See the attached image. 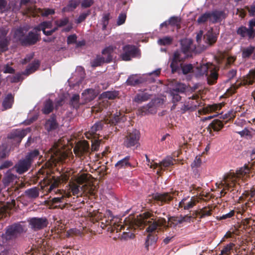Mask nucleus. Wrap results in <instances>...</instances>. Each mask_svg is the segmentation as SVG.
<instances>
[{"mask_svg":"<svg viewBox=\"0 0 255 255\" xmlns=\"http://www.w3.org/2000/svg\"><path fill=\"white\" fill-rule=\"evenodd\" d=\"M125 223L128 226V229L135 230L138 228L141 229L148 225L146 229V232L148 234L144 244L145 248L148 251L149 247L155 244L158 240L157 234L155 231L158 228L160 229L165 225L166 220L162 217L154 218L153 214L149 212H145L137 216L136 218L133 216H129L126 218Z\"/></svg>","mask_w":255,"mask_h":255,"instance_id":"f257e3e1","label":"nucleus"},{"mask_svg":"<svg viewBox=\"0 0 255 255\" xmlns=\"http://www.w3.org/2000/svg\"><path fill=\"white\" fill-rule=\"evenodd\" d=\"M118 220V218L114 217L113 216L111 211L107 210L105 216L101 218L100 221L98 222V225L103 229L107 228L108 232L112 233L116 230L118 232L119 230L120 231L123 228L122 225L117 223Z\"/></svg>","mask_w":255,"mask_h":255,"instance_id":"f03ea898","label":"nucleus"},{"mask_svg":"<svg viewBox=\"0 0 255 255\" xmlns=\"http://www.w3.org/2000/svg\"><path fill=\"white\" fill-rule=\"evenodd\" d=\"M123 117H121V114L117 112L116 114H111L109 118H105L104 121L96 122L91 128L90 132L91 134L94 135L96 132L103 129L105 124H110L116 126L123 120Z\"/></svg>","mask_w":255,"mask_h":255,"instance_id":"7ed1b4c3","label":"nucleus"},{"mask_svg":"<svg viewBox=\"0 0 255 255\" xmlns=\"http://www.w3.org/2000/svg\"><path fill=\"white\" fill-rule=\"evenodd\" d=\"M56 193H53V194L57 195L56 197L52 198L48 201L49 205L50 206H53V209H64L67 204L66 203L67 201L66 198L70 197V193H67L65 191L63 190L57 189L56 191Z\"/></svg>","mask_w":255,"mask_h":255,"instance_id":"20e7f679","label":"nucleus"},{"mask_svg":"<svg viewBox=\"0 0 255 255\" xmlns=\"http://www.w3.org/2000/svg\"><path fill=\"white\" fill-rule=\"evenodd\" d=\"M71 192L74 196L77 197L82 196L83 195H94V190L92 186L90 185L85 184L82 186L79 185L72 182L69 184Z\"/></svg>","mask_w":255,"mask_h":255,"instance_id":"39448f33","label":"nucleus"},{"mask_svg":"<svg viewBox=\"0 0 255 255\" xmlns=\"http://www.w3.org/2000/svg\"><path fill=\"white\" fill-rule=\"evenodd\" d=\"M255 82V69L250 70L249 74L247 77L242 81L239 80L233 84L230 88H229L227 92L229 95H233L235 94L237 90L242 86L251 85H252Z\"/></svg>","mask_w":255,"mask_h":255,"instance_id":"423d86ee","label":"nucleus"},{"mask_svg":"<svg viewBox=\"0 0 255 255\" xmlns=\"http://www.w3.org/2000/svg\"><path fill=\"white\" fill-rule=\"evenodd\" d=\"M23 231V228L20 224H13L7 226L5 232L2 235L3 241H9L17 237Z\"/></svg>","mask_w":255,"mask_h":255,"instance_id":"0eeeda50","label":"nucleus"},{"mask_svg":"<svg viewBox=\"0 0 255 255\" xmlns=\"http://www.w3.org/2000/svg\"><path fill=\"white\" fill-rule=\"evenodd\" d=\"M220 185L221 187L219 186V188H223L220 192L221 197L224 196L226 194V190L229 191L231 189V192H234V191L238 192L236 179L233 176H225Z\"/></svg>","mask_w":255,"mask_h":255,"instance_id":"6e6552de","label":"nucleus"},{"mask_svg":"<svg viewBox=\"0 0 255 255\" xmlns=\"http://www.w3.org/2000/svg\"><path fill=\"white\" fill-rule=\"evenodd\" d=\"M123 52L121 54L122 60L128 61L132 58H139L140 57V49L134 45L127 44L123 48Z\"/></svg>","mask_w":255,"mask_h":255,"instance_id":"1a4fd4ad","label":"nucleus"},{"mask_svg":"<svg viewBox=\"0 0 255 255\" xmlns=\"http://www.w3.org/2000/svg\"><path fill=\"white\" fill-rule=\"evenodd\" d=\"M140 132L137 129L128 131L125 137L124 144L127 148L138 147L139 145V140Z\"/></svg>","mask_w":255,"mask_h":255,"instance_id":"9d476101","label":"nucleus"},{"mask_svg":"<svg viewBox=\"0 0 255 255\" xmlns=\"http://www.w3.org/2000/svg\"><path fill=\"white\" fill-rule=\"evenodd\" d=\"M201 104L199 96L197 95H193L185 102L181 107V110L183 113L187 111L192 112L196 110L198 107L201 106Z\"/></svg>","mask_w":255,"mask_h":255,"instance_id":"9b49d317","label":"nucleus"},{"mask_svg":"<svg viewBox=\"0 0 255 255\" xmlns=\"http://www.w3.org/2000/svg\"><path fill=\"white\" fill-rule=\"evenodd\" d=\"M178 194V192L176 191L163 193H156L153 196V199L159 205L162 206L164 204L169 203L173 198L177 196Z\"/></svg>","mask_w":255,"mask_h":255,"instance_id":"f8f14e48","label":"nucleus"},{"mask_svg":"<svg viewBox=\"0 0 255 255\" xmlns=\"http://www.w3.org/2000/svg\"><path fill=\"white\" fill-rule=\"evenodd\" d=\"M184 57L182 56V53L179 51H175L172 57L170 59L171 63L170 67L172 73H179L180 70V64H183L184 61Z\"/></svg>","mask_w":255,"mask_h":255,"instance_id":"ddd939ff","label":"nucleus"},{"mask_svg":"<svg viewBox=\"0 0 255 255\" xmlns=\"http://www.w3.org/2000/svg\"><path fill=\"white\" fill-rule=\"evenodd\" d=\"M29 227L34 231H38L46 227L48 224L46 217H32L28 220Z\"/></svg>","mask_w":255,"mask_h":255,"instance_id":"4468645a","label":"nucleus"},{"mask_svg":"<svg viewBox=\"0 0 255 255\" xmlns=\"http://www.w3.org/2000/svg\"><path fill=\"white\" fill-rule=\"evenodd\" d=\"M30 128L25 129H16L13 130L8 135V138L15 141L17 144H19L22 139L30 131Z\"/></svg>","mask_w":255,"mask_h":255,"instance_id":"2eb2a0df","label":"nucleus"},{"mask_svg":"<svg viewBox=\"0 0 255 255\" xmlns=\"http://www.w3.org/2000/svg\"><path fill=\"white\" fill-rule=\"evenodd\" d=\"M9 28L7 27L0 28V52L7 50L9 43V39L7 36Z\"/></svg>","mask_w":255,"mask_h":255,"instance_id":"dca6fc26","label":"nucleus"},{"mask_svg":"<svg viewBox=\"0 0 255 255\" xmlns=\"http://www.w3.org/2000/svg\"><path fill=\"white\" fill-rule=\"evenodd\" d=\"M40 39V35L37 31L34 30L29 31L25 35V38L23 40L22 46H28L34 45Z\"/></svg>","mask_w":255,"mask_h":255,"instance_id":"f3484780","label":"nucleus"},{"mask_svg":"<svg viewBox=\"0 0 255 255\" xmlns=\"http://www.w3.org/2000/svg\"><path fill=\"white\" fill-rule=\"evenodd\" d=\"M174 159L171 157H167L159 163L151 162L150 167L158 168L157 174H160L161 171L174 165Z\"/></svg>","mask_w":255,"mask_h":255,"instance_id":"a211bd4d","label":"nucleus"},{"mask_svg":"<svg viewBox=\"0 0 255 255\" xmlns=\"http://www.w3.org/2000/svg\"><path fill=\"white\" fill-rule=\"evenodd\" d=\"M28 31V27L25 26H20L14 29L13 30V38L15 41L19 42L22 45L23 40H24L25 35Z\"/></svg>","mask_w":255,"mask_h":255,"instance_id":"6ab92c4d","label":"nucleus"},{"mask_svg":"<svg viewBox=\"0 0 255 255\" xmlns=\"http://www.w3.org/2000/svg\"><path fill=\"white\" fill-rule=\"evenodd\" d=\"M236 32L237 34L239 35L241 39L247 38L248 40H252L255 37V32L245 26L242 25L238 27Z\"/></svg>","mask_w":255,"mask_h":255,"instance_id":"aec40b11","label":"nucleus"},{"mask_svg":"<svg viewBox=\"0 0 255 255\" xmlns=\"http://www.w3.org/2000/svg\"><path fill=\"white\" fill-rule=\"evenodd\" d=\"M219 69L214 66H210L209 67L208 72L206 77L207 80V83L210 85H212L217 83L219 74Z\"/></svg>","mask_w":255,"mask_h":255,"instance_id":"412c9836","label":"nucleus"},{"mask_svg":"<svg viewBox=\"0 0 255 255\" xmlns=\"http://www.w3.org/2000/svg\"><path fill=\"white\" fill-rule=\"evenodd\" d=\"M31 166V164L25 158H23L18 160L13 166V168L18 174L21 175L26 172Z\"/></svg>","mask_w":255,"mask_h":255,"instance_id":"4be33fe9","label":"nucleus"},{"mask_svg":"<svg viewBox=\"0 0 255 255\" xmlns=\"http://www.w3.org/2000/svg\"><path fill=\"white\" fill-rule=\"evenodd\" d=\"M30 14L33 16L41 15L42 16H47L49 15H52L55 13V11L51 8L41 9L40 8H30L29 9Z\"/></svg>","mask_w":255,"mask_h":255,"instance_id":"5701e85b","label":"nucleus"},{"mask_svg":"<svg viewBox=\"0 0 255 255\" xmlns=\"http://www.w3.org/2000/svg\"><path fill=\"white\" fill-rule=\"evenodd\" d=\"M199 202V200L194 197L183 198L179 203V208H183L184 210L192 208Z\"/></svg>","mask_w":255,"mask_h":255,"instance_id":"b1692460","label":"nucleus"},{"mask_svg":"<svg viewBox=\"0 0 255 255\" xmlns=\"http://www.w3.org/2000/svg\"><path fill=\"white\" fill-rule=\"evenodd\" d=\"M251 169L250 167L248 165H245L244 167H241L240 169L238 170L236 172V174H228L227 176H233L236 179V182L237 184V188L239 190V188H240L239 184L237 182V179L239 178H246L250 176V172Z\"/></svg>","mask_w":255,"mask_h":255,"instance_id":"393cba45","label":"nucleus"},{"mask_svg":"<svg viewBox=\"0 0 255 255\" xmlns=\"http://www.w3.org/2000/svg\"><path fill=\"white\" fill-rule=\"evenodd\" d=\"M146 81V80L144 77L138 76L137 75H131L128 77L126 83L128 86H135L144 83Z\"/></svg>","mask_w":255,"mask_h":255,"instance_id":"a878e982","label":"nucleus"},{"mask_svg":"<svg viewBox=\"0 0 255 255\" xmlns=\"http://www.w3.org/2000/svg\"><path fill=\"white\" fill-rule=\"evenodd\" d=\"M89 149V144L87 142L84 141L80 144H78L74 148V153L78 156H82L85 153L88 152Z\"/></svg>","mask_w":255,"mask_h":255,"instance_id":"bb28decb","label":"nucleus"},{"mask_svg":"<svg viewBox=\"0 0 255 255\" xmlns=\"http://www.w3.org/2000/svg\"><path fill=\"white\" fill-rule=\"evenodd\" d=\"M224 124L218 119L214 120L208 126L207 130L211 134L212 131H219L224 127Z\"/></svg>","mask_w":255,"mask_h":255,"instance_id":"cd10ccee","label":"nucleus"},{"mask_svg":"<svg viewBox=\"0 0 255 255\" xmlns=\"http://www.w3.org/2000/svg\"><path fill=\"white\" fill-rule=\"evenodd\" d=\"M14 101V95L11 93L7 94L2 102L1 106L2 107V111H6L10 109L12 107Z\"/></svg>","mask_w":255,"mask_h":255,"instance_id":"c85d7f7f","label":"nucleus"},{"mask_svg":"<svg viewBox=\"0 0 255 255\" xmlns=\"http://www.w3.org/2000/svg\"><path fill=\"white\" fill-rule=\"evenodd\" d=\"M183 223L182 215L180 216H171L168 218V224L165 223L162 227L167 229L169 227H176L177 225Z\"/></svg>","mask_w":255,"mask_h":255,"instance_id":"c756f323","label":"nucleus"},{"mask_svg":"<svg viewBox=\"0 0 255 255\" xmlns=\"http://www.w3.org/2000/svg\"><path fill=\"white\" fill-rule=\"evenodd\" d=\"M210 22L216 23L220 22L225 18V13L223 11L215 10L210 11Z\"/></svg>","mask_w":255,"mask_h":255,"instance_id":"7c9ffc66","label":"nucleus"},{"mask_svg":"<svg viewBox=\"0 0 255 255\" xmlns=\"http://www.w3.org/2000/svg\"><path fill=\"white\" fill-rule=\"evenodd\" d=\"M58 127V124L56 121V115L52 114L50 118L46 121L45 128L47 131H50L56 129Z\"/></svg>","mask_w":255,"mask_h":255,"instance_id":"2f4dec72","label":"nucleus"},{"mask_svg":"<svg viewBox=\"0 0 255 255\" xmlns=\"http://www.w3.org/2000/svg\"><path fill=\"white\" fill-rule=\"evenodd\" d=\"M203 38L206 43L212 45L216 42L217 36L213 32V29L212 28L203 36Z\"/></svg>","mask_w":255,"mask_h":255,"instance_id":"473e14b6","label":"nucleus"},{"mask_svg":"<svg viewBox=\"0 0 255 255\" xmlns=\"http://www.w3.org/2000/svg\"><path fill=\"white\" fill-rule=\"evenodd\" d=\"M61 183V180L60 177L53 176L52 178L49 181V184H50L48 192L53 194V193H55L57 188L59 187V185Z\"/></svg>","mask_w":255,"mask_h":255,"instance_id":"72a5a7b5","label":"nucleus"},{"mask_svg":"<svg viewBox=\"0 0 255 255\" xmlns=\"http://www.w3.org/2000/svg\"><path fill=\"white\" fill-rule=\"evenodd\" d=\"M40 66V62L38 60H34L29 64L25 70L22 73L23 75L28 76L36 71Z\"/></svg>","mask_w":255,"mask_h":255,"instance_id":"f704fd0d","label":"nucleus"},{"mask_svg":"<svg viewBox=\"0 0 255 255\" xmlns=\"http://www.w3.org/2000/svg\"><path fill=\"white\" fill-rule=\"evenodd\" d=\"M243 196L246 199H248L251 202L255 201V186L246 187V189L243 193Z\"/></svg>","mask_w":255,"mask_h":255,"instance_id":"c9c22d12","label":"nucleus"},{"mask_svg":"<svg viewBox=\"0 0 255 255\" xmlns=\"http://www.w3.org/2000/svg\"><path fill=\"white\" fill-rule=\"evenodd\" d=\"M130 157L129 156H127L123 159L118 161L115 164V167L117 170L121 169L126 168L128 167H131V165L129 162V159Z\"/></svg>","mask_w":255,"mask_h":255,"instance_id":"e433bc0d","label":"nucleus"},{"mask_svg":"<svg viewBox=\"0 0 255 255\" xmlns=\"http://www.w3.org/2000/svg\"><path fill=\"white\" fill-rule=\"evenodd\" d=\"M81 3V0H70L67 5L62 8L63 12L74 11Z\"/></svg>","mask_w":255,"mask_h":255,"instance_id":"4c0bfd02","label":"nucleus"},{"mask_svg":"<svg viewBox=\"0 0 255 255\" xmlns=\"http://www.w3.org/2000/svg\"><path fill=\"white\" fill-rule=\"evenodd\" d=\"M150 96L151 95L148 93L142 92L137 93L135 96L133 101L136 103L140 104L148 100L150 98Z\"/></svg>","mask_w":255,"mask_h":255,"instance_id":"58836bf2","label":"nucleus"},{"mask_svg":"<svg viewBox=\"0 0 255 255\" xmlns=\"http://www.w3.org/2000/svg\"><path fill=\"white\" fill-rule=\"evenodd\" d=\"M209 67V66L207 65L203 64L196 67L195 69L194 70V72L196 76L197 77H200L204 75L206 76L208 72Z\"/></svg>","mask_w":255,"mask_h":255,"instance_id":"ea45409f","label":"nucleus"},{"mask_svg":"<svg viewBox=\"0 0 255 255\" xmlns=\"http://www.w3.org/2000/svg\"><path fill=\"white\" fill-rule=\"evenodd\" d=\"M15 178L16 176L12 173L11 170H8L2 178V182L5 186H7L12 182Z\"/></svg>","mask_w":255,"mask_h":255,"instance_id":"a19ab883","label":"nucleus"},{"mask_svg":"<svg viewBox=\"0 0 255 255\" xmlns=\"http://www.w3.org/2000/svg\"><path fill=\"white\" fill-rule=\"evenodd\" d=\"M111 62V58L109 56L107 60L104 59V56H97V57L92 61V67H98L101 66L104 63H110Z\"/></svg>","mask_w":255,"mask_h":255,"instance_id":"79ce46f5","label":"nucleus"},{"mask_svg":"<svg viewBox=\"0 0 255 255\" xmlns=\"http://www.w3.org/2000/svg\"><path fill=\"white\" fill-rule=\"evenodd\" d=\"M25 194L28 198L35 199L39 196V189L36 187L28 189L25 191Z\"/></svg>","mask_w":255,"mask_h":255,"instance_id":"37998d69","label":"nucleus"},{"mask_svg":"<svg viewBox=\"0 0 255 255\" xmlns=\"http://www.w3.org/2000/svg\"><path fill=\"white\" fill-rule=\"evenodd\" d=\"M222 108L221 104H214L213 105H208L207 107L203 109V112L205 114L211 112H216L219 111Z\"/></svg>","mask_w":255,"mask_h":255,"instance_id":"c03bdc74","label":"nucleus"},{"mask_svg":"<svg viewBox=\"0 0 255 255\" xmlns=\"http://www.w3.org/2000/svg\"><path fill=\"white\" fill-rule=\"evenodd\" d=\"M255 50V47L250 45L243 49L242 51V56L244 59L249 58L252 54H254Z\"/></svg>","mask_w":255,"mask_h":255,"instance_id":"a18cd8bd","label":"nucleus"},{"mask_svg":"<svg viewBox=\"0 0 255 255\" xmlns=\"http://www.w3.org/2000/svg\"><path fill=\"white\" fill-rule=\"evenodd\" d=\"M53 110V104L51 100H46L44 103L42 112L44 114L48 115L52 112Z\"/></svg>","mask_w":255,"mask_h":255,"instance_id":"49530a36","label":"nucleus"},{"mask_svg":"<svg viewBox=\"0 0 255 255\" xmlns=\"http://www.w3.org/2000/svg\"><path fill=\"white\" fill-rule=\"evenodd\" d=\"M212 207H204L199 210L200 216V219L205 218L207 216H210L212 215L213 212Z\"/></svg>","mask_w":255,"mask_h":255,"instance_id":"de8ad7c7","label":"nucleus"},{"mask_svg":"<svg viewBox=\"0 0 255 255\" xmlns=\"http://www.w3.org/2000/svg\"><path fill=\"white\" fill-rule=\"evenodd\" d=\"M39 154V152L37 149H34L30 152H28L25 157V159L28 161L31 165L34 159L37 157Z\"/></svg>","mask_w":255,"mask_h":255,"instance_id":"09e8293b","label":"nucleus"},{"mask_svg":"<svg viewBox=\"0 0 255 255\" xmlns=\"http://www.w3.org/2000/svg\"><path fill=\"white\" fill-rule=\"evenodd\" d=\"M111 18V14L109 12L105 13L103 14L102 18L101 20V24L102 25V29L103 30H105L107 29Z\"/></svg>","mask_w":255,"mask_h":255,"instance_id":"8fccbe9b","label":"nucleus"},{"mask_svg":"<svg viewBox=\"0 0 255 255\" xmlns=\"http://www.w3.org/2000/svg\"><path fill=\"white\" fill-rule=\"evenodd\" d=\"M168 20L171 26H176L177 29L180 28L181 19L179 17L173 16L170 17Z\"/></svg>","mask_w":255,"mask_h":255,"instance_id":"3c124183","label":"nucleus"},{"mask_svg":"<svg viewBox=\"0 0 255 255\" xmlns=\"http://www.w3.org/2000/svg\"><path fill=\"white\" fill-rule=\"evenodd\" d=\"M114 48L112 46H109L104 49L102 52L103 56L104 57V59L107 60L109 56L111 58V62L113 60V53L114 52Z\"/></svg>","mask_w":255,"mask_h":255,"instance_id":"603ef678","label":"nucleus"},{"mask_svg":"<svg viewBox=\"0 0 255 255\" xmlns=\"http://www.w3.org/2000/svg\"><path fill=\"white\" fill-rule=\"evenodd\" d=\"M208 20L210 22V11L206 12L201 14L197 19V22L199 24H204Z\"/></svg>","mask_w":255,"mask_h":255,"instance_id":"864d4df0","label":"nucleus"},{"mask_svg":"<svg viewBox=\"0 0 255 255\" xmlns=\"http://www.w3.org/2000/svg\"><path fill=\"white\" fill-rule=\"evenodd\" d=\"M79 101L80 96L78 94H75L72 97L70 101V104L73 108L77 109L80 106Z\"/></svg>","mask_w":255,"mask_h":255,"instance_id":"5fc2aeb1","label":"nucleus"},{"mask_svg":"<svg viewBox=\"0 0 255 255\" xmlns=\"http://www.w3.org/2000/svg\"><path fill=\"white\" fill-rule=\"evenodd\" d=\"M180 70L183 74H187L192 71L194 72L193 67L191 64H180Z\"/></svg>","mask_w":255,"mask_h":255,"instance_id":"6e6d98bb","label":"nucleus"},{"mask_svg":"<svg viewBox=\"0 0 255 255\" xmlns=\"http://www.w3.org/2000/svg\"><path fill=\"white\" fill-rule=\"evenodd\" d=\"M173 38L170 36H164L158 40V43L160 45H168L172 43Z\"/></svg>","mask_w":255,"mask_h":255,"instance_id":"4d7b16f0","label":"nucleus"},{"mask_svg":"<svg viewBox=\"0 0 255 255\" xmlns=\"http://www.w3.org/2000/svg\"><path fill=\"white\" fill-rule=\"evenodd\" d=\"M118 93L116 91H106L102 94V96L104 98L113 100L118 96Z\"/></svg>","mask_w":255,"mask_h":255,"instance_id":"13d9d810","label":"nucleus"},{"mask_svg":"<svg viewBox=\"0 0 255 255\" xmlns=\"http://www.w3.org/2000/svg\"><path fill=\"white\" fill-rule=\"evenodd\" d=\"M234 246L235 244L233 243H230L229 244H228L222 249L220 255H229L230 254L231 251L233 249Z\"/></svg>","mask_w":255,"mask_h":255,"instance_id":"bf43d9fd","label":"nucleus"},{"mask_svg":"<svg viewBox=\"0 0 255 255\" xmlns=\"http://www.w3.org/2000/svg\"><path fill=\"white\" fill-rule=\"evenodd\" d=\"M181 49L183 53L188 52L190 49L191 42L187 40L181 41Z\"/></svg>","mask_w":255,"mask_h":255,"instance_id":"052dcab7","label":"nucleus"},{"mask_svg":"<svg viewBox=\"0 0 255 255\" xmlns=\"http://www.w3.org/2000/svg\"><path fill=\"white\" fill-rule=\"evenodd\" d=\"M151 108V105L150 104H148L145 106H143L142 107L140 108L138 110V112L139 114L142 116L151 113L150 109Z\"/></svg>","mask_w":255,"mask_h":255,"instance_id":"680f3d73","label":"nucleus"},{"mask_svg":"<svg viewBox=\"0 0 255 255\" xmlns=\"http://www.w3.org/2000/svg\"><path fill=\"white\" fill-rule=\"evenodd\" d=\"M91 14V10H88L87 12L81 13L77 19L76 20L77 23H80L84 21L87 17Z\"/></svg>","mask_w":255,"mask_h":255,"instance_id":"e2e57ef3","label":"nucleus"},{"mask_svg":"<svg viewBox=\"0 0 255 255\" xmlns=\"http://www.w3.org/2000/svg\"><path fill=\"white\" fill-rule=\"evenodd\" d=\"M185 90L186 86L185 84L182 83H178V84H177L176 87L172 89V91L178 93H184Z\"/></svg>","mask_w":255,"mask_h":255,"instance_id":"0e129e2a","label":"nucleus"},{"mask_svg":"<svg viewBox=\"0 0 255 255\" xmlns=\"http://www.w3.org/2000/svg\"><path fill=\"white\" fill-rule=\"evenodd\" d=\"M12 252L10 249L0 245V255H12Z\"/></svg>","mask_w":255,"mask_h":255,"instance_id":"69168bd1","label":"nucleus"},{"mask_svg":"<svg viewBox=\"0 0 255 255\" xmlns=\"http://www.w3.org/2000/svg\"><path fill=\"white\" fill-rule=\"evenodd\" d=\"M69 22V18L67 17H65L63 18L57 20L55 21V24L58 27H62L68 24Z\"/></svg>","mask_w":255,"mask_h":255,"instance_id":"338daca9","label":"nucleus"},{"mask_svg":"<svg viewBox=\"0 0 255 255\" xmlns=\"http://www.w3.org/2000/svg\"><path fill=\"white\" fill-rule=\"evenodd\" d=\"M7 78L11 83H17L22 80L21 74L20 73H17L15 75L8 76Z\"/></svg>","mask_w":255,"mask_h":255,"instance_id":"774afa93","label":"nucleus"}]
</instances>
